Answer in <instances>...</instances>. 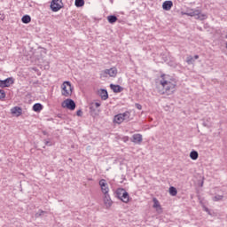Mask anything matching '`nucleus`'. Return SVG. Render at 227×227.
I'll return each mask as SVG.
<instances>
[{"mask_svg":"<svg viewBox=\"0 0 227 227\" xmlns=\"http://www.w3.org/2000/svg\"><path fill=\"white\" fill-rule=\"evenodd\" d=\"M100 103L96 102V103H91L90 106V115L93 116V118H97L98 114H100Z\"/></svg>","mask_w":227,"mask_h":227,"instance_id":"5","label":"nucleus"},{"mask_svg":"<svg viewBox=\"0 0 227 227\" xmlns=\"http://www.w3.org/2000/svg\"><path fill=\"white\" fill-rule=\"evenodd\" d=\"M200 185H201V187H203V182H202V183H200Z\"/></svg>","mask_w":227,"mask_h":227,"instance_id":"35","label":"nucleus"},{"mask_svg":"<svg viewBox=\"0 0 227 227\" xmlns=\"http://www.w3.org/2000/svg\"><path fill=\"white\" fill-rule=\"evenodd\" d=\"M110 88L114 91V93H121V91H123V89L120 85H114L111 83Z\"/></svg>","mask_w":227,"mask_h":227,"instance_id":"15","label":"nucleus"},{"mask_svg":"<svg viewBox=\"0 0 227 227\" xmlns=\"http://www.w3.org/2000/svg\"><path fill=\"white\" fill-rule=\"evenodd\" d=\"M162 8L166 12H169V10H171V8H173V2L172 1H165L162 4Z\"/></svg>","mask_w":227,"mask_h":227,"instance_id":"14","label":"nucleus"},{"mask_svg":"<svg viewBox=\"0 0 227 227\" xmlns=\"http://www.w3.org/2000/svg\"><path fill=\"white\" fill-rule=\"evenodd\" d=\"M61 4H63L62 0H52L51 3V8L52 12H59V10L63 8Z\"/></svg>","mask_w":227,"mask_h":227,"instance_id":"7","label":"nucleus"},{"mask_svg":"<svg viewBox=\"0 0 227 227\" xmlns=\"http://www.w3.org/2000/svg\"><path fill=\"white\" fill-rule=\"evenodd\" d=\"M98 95L102 98V100H107V98H109V94L107 93V90L104 89L98 90Z\"/></svg>","mask_w":227,"mask_h":227,"instance_id":"13","label":"nucleus"},{"mask_svg":"<svg viewBox=\"0 0 227 227\" xmlns=\"http://www.w3.org/2000/svg\"><path fill=\"white\" fill-rule=\"evenodd\" d=\"M74 4L76 8H82V6H84V0H75Z\"/></svg>","mask_w":227,"mask_h":227,"instance_id":"24","label":"nucleus"},{"mask_svg":"<svg viewBox=\"0 0 227 227\" xmlns=\"http://www.w3.org/2000/svg\"><path fill=\"white\" fill-rule=\"evenodd\" d=\"M184 15L188 17H194L197 20H207L208 16L205 13H201V10L200 9H188Z\"/></svg>","mask_w":227,"mask_h":227,"instance_id":"2","label":"nucleus"},{"mask_svg":"<svg viewBox=\"0 0 227 227\" xmlns=\"http://www.w3.org/2000/svg\"><path fill=\"white\" fill-rule=\"evenodd\" d=\"M12 114H16V116H20L22 114V108L20 106H14L11 109Z\"/></svg>","mask_w":227,"mask_h":227,"instance_id":"16","label":"nucleus"},{"mask_svg":"<svg viewBox=\"0 0 227 227\" xmlns=\"http://www.w3.org/2000/svg\"><path fill=\"white\" fill-rule=\"evenodd\" d=\"M169 194L170 196H176V194H178V191H176V188H175L174 186H171L169 188Z\"/></svg>","mask_w":227,"mask_h":227,"instance_id":"23","label":"nucleus"},{"mask_svg":"<svg viewBox=\"0 0 227 227\" xmlns=\"http://www.w3.org/2000/svg\"><path fill=\"white\" fill-rule=\"evenodd\" d=\"M193 59H200V56L199 55H195Z\"/></svg>","mask_w":227,"mask_h":227,"instance_id":"32","label":"nucleus"},{"mask_svg":"<svg viewBox=\"0 0 227 227\" xmlns=\"http://www.w3.org/2000/svg\"><path fill=\"white\" fill-rule=\"evenodd\" d=\"M223 200V195H216L213 197V201H221Z\"/></svg>","mask_w":227,"mask_h":227,"instance_id":"28","label":"nucleus"},{"mask_svg":"<svg viewBox=\"0 0 227 227\" xmlns=\"http://www.w3.org/2000/svg\"><path fill=\"white\" fill-rule=\"evenodd\" d=\"M198 157H200L198 151H192L190 153V158L192 159V160H198Z\"/></svg>","mask_w":227,"mask_h":227,"instance_id":"19","label":"nucleus"},{"mask_svg":"<svg viewBox=\"0 0 227 227\" xmlns=\"http://www.w3.org/2000/svg\"><path fill=\"white\" fill-rule=\"evenodd\" d=\"M107 20H108L109 24H114V22H116L118 20V18L114 15H110L107 17Z\"/></svg>","mask_w":227,"mask_h":227,"instance_id":"21","label":"nucleus"},{"mask_svg":"<svg viewBox=\"0 0 227 227\" xmlns=\"http://www.w3.org/2000/svg\"><path fill=\"white\" fill-rule=\"evenodd\" d=\"M131 141L137 145H141V143H143V136L141 134H134Z\"/></svg>","mask_w":227,"mask_h":227,"instance_id":"12","label":"nucleus"},{"mask_svg":"<svg viewBox=\"0 0 227 227\" xmlns=\"http://www.w3.org/2000/svg\"><path fill=\"white\" fill-rule=\"evenodd\" d=\"M161 79L157 86L160 95H173L176 91V80L168 74H161Z\"/></svg>","mask_w":227,"mask_h":227,"instance_id":"1","label":"nucleus"},{"mask_svg":"<svg viewBox=\"0 0 227 227\" xmlns=\"http://www.w3.org/2000/svg\"><path fill=\"white\" fill-rule=\"evenodd\" d=\"M62 95L63 97H71L72 91L74 88L72 87V83L70 82H64L62 86Z\"/></svg>","mask_w":227,"mask_h":227,"instance_id":"4","label":"nucleus"},{"mask_svg":"<svg viewBox=\"0 0 227 227\" xmlns=\"http://www.w3.org/2000/svg\"><path fill=\"white\" fill-rule=\"evenodd\" d=\"M62 107H66L67 109H69L70 111L75 110V101L73 99L67 98L62 102Z\"/></svg>","mask_w":227,"mask_h":227,"instance_id":"6","label":"nucleus"},{"mask_svg":"<svg viewBox=\"0 0 227 227\" xmlns=\"http://www.w3.org/2000/svg\"><path fill=\"white\" fill-rule=\"evenodd\" d=\"M42 109H43V106L40 103H36L33 106V111H35V113H40Z\"/></svg>","mask_w":227,"mask_h":227,"instance_id":"18","label":"nucleus"},{"mask_svg":"<svg viewBox=\"0 0 227 227\" xmlns=\"http://www.w3.org/2000/svg\"><path fill=\"white\" fill-rule=\"evenodd\" d=\"M104 74L109 75V77H116L118 75V69L116 67H111L110 69H105Z\"/></svg>","mask_w":227,"mask_h":227,"instance_id":"10","label":"nucleus"},{"mask_svg":"<svg viewBox=\"0 0 227 227\" xmlns=\"http://www.w3.org/2000/svg\"><path fill=\"white\" fill-rule=\"evenodd\" d=\"M130 120V113L125 112L123 114H118L114 118V123H117L120 125L121 123H123V121H129Z\"/></svg>","mask_w":227,"mask_h":227,"instance_id":"3","label":"nucleus"},{"mask_svg":"<svg viewBox=\"0 0 227 227\" xmlns=\"http://www.w3.org/2000/svg\"><path fill=\"white\" fill-rule=\"evenodd\" d=\"M186 63L188 65H192L194 63V58L192 56H188L186 58Z\"/></svg>","mask_w":227,"mask_h":227,"instance_id":"26","label":"nucleus"},{"mask_svg":"<svg viewBox=\"0 0 227 227\" xmlns=\"http://www.w3.org/2000/svg\"><path fill=\"white\" fill-rule=\"evenodd\" d=\"M125 192V189L121 188L116 191V196L119 198V200H121V196H123V193Z\"/></svg>","mask_w":227,"mask_h":227,"instance_id":"22","label":"nucleus"},{"mask_svg":"<svg viewBox=\"0 0 227 227\" xmlns=\"http://www.w3.org/2000/svg\"><path fill=\"white\" fill-rule=\"evenodd\" d=\"M21 22H23V24H29V22H31V16L29 15H24L21 18Z\"/></svg>","mask_w":227,"mask_h":227,"instance_id":"20","label":"nucleus"},{"mask_svg":"<svg viewBox=\"0 0 227 227\" xmlns=\"http://www.w3.org/2000/svg\"><path fill=\"white\" fill-rule=\"evenodd\" d=\"M49 143H51V142H49V141H46V142H45V145H49Z\"/></svg>","mask_w":227,"mask_h":227,"instance_id":"34","label":"nucleus"},{"mask_svg":"<svg viewBox=\"0 0 227 227\" xmlns=\"http://www.w3.org/2000/svg\"><path fill=\"white\" fill-rule=\"evenodd\" d=\"M135 106L137 107V109H138V111H141V109H143V106H141L139 103L135 104Z\"/></svg>","mask_w":227,"mask_h":227,"instance_id":"29","label":"nucleus"},{"mask_svg":"<svg viewBox=\"0 0 227 227\" xmlns=\"http://www.w3.org/2000/svg\"><path fill=\"white\" fill-rule=\"evenodd\" d=\"M99 187L103 194H109V184H107V181H106V179H101L99 181Z\"/></svg>","mask_w":227,"mask_h":227,"instance_id":"8","label":"nucleus"},{"mask_svg":"<svg viewBox=\"0 0 227 227\" xmlns=\"http://www.w3.org/2000/svg\"><path fill=\"white\" fill-rule=\"evenodd\" d=\"M6 98V92L4 90H0V100H4Z\"/></svg>","mask_w":227,"mask_h":227,"instance_id":"27","label":"nucleus"},{"mask_svg":"<svg viewBox=\"0 0 227 227\" xmlns=\"http://www.w3.org/2000/svg\"><path fill=\"white\" fill-rule=\"evenodd\" d=\"M225 47H226V49H227V43H225Z\"/></svg>","mask_w":227,"mask_h":227,"instance_id":"36","label":"nucleus"},{"mask_svg":"<svg viewBox=\"0 0 227 227\" xmlns=\"http://www.w3.org/2000/svg\"><path fill=\"white\" fill-rule=\"evenodd\" d=\"M76 114H77L78 116H82V110H78V111L76 112Z\"/></svg>","mask_w":227,"mask_h":227,"instance_id":"30","label":"nucleus"},{"mask_svg":"<svg viewBox=\"0 0 227 227\" xmlns=\"http://www.w3.org/2000/svg\"><path fill=\"white\" fill-rule=\"evenodd\" d=\"M104 203L106 208H111L113 200H111V196H109V193L104 194Z\"/></svg>","mask_w":227,"mask_h":227,"instance_id":"11","label":"nucleus"},{"mask_svg":"<svg viewBox=\"0 0 227 227\" xmlns=\"http://www.w3.org/2000/svg\"><path fill=\"white\" fill-rule=\"evenodd\" d=\"M203 125H204V127H210V125H208V123H207V122H203Z\"/></svg>","mask_w":227,"mask_h":227,"instance_id":"33","label":"nucleus"},{"mask_svg":"<svg viewBox=\"0 0 227 227\" xmlns=\"http://www.w3.org/2000/svg\"><path fill=\"white\" fill-rule=\"evenodd\" d=\"M13 82L14 81L12 77H9L5 80H0V88H10Z\"/></svg>","mask_w":227,"mask_h":227,"instance_id":"9","label":"nucleus"},{"mask_svg":"<svg viewBox=\"0 0 227 227\" xmlns=\"http://www.w3.org/2000/svg\"><path fill=\"white\" fill-rule=\"evenodd\" d=\"M42 214H43V211H41Z\"/></svg>","mask_w":227,"mask_h":227,"instance_id":"37","label":"nucleus"},{"mask_svg":"<svg viewBox=\"0 0 227 227\" xmlns=\"http://www.w3.org/2000/svg\"><path fill=\"white\" fill-rule=\"evenodd\" d=\"M153 208H160V203L159 202V200H157V198H153Z\"/></svg>","mask_w":227,"mask_h":227,"instance_id":"25","label":"nucleus"},{"mask_svg":"<svg viewBox=\"0 0 227 227\" xmlns=\"http://www.w3.org/2000/svg\"><path fill=\"white\" fill-rule=\"evenodd\" d=\"M121 200L123 203H129V192H127V191L124 190V192L122 193Z\"/></svg>","mask_w":227,"mask_h":227,"instance_id":"17","label":"nucleus"},{"mask_svg":"<svg viewBox=\"0 0 227 227\" xmlns=\"http://www.w3.org/2000/svg\"><path fill=\"white\" fill-rule=\"evenodd\" d=\"M0 20H4V14H0Z\"/></svg>","mask_w":227,"mask_h":227,"instance_id":"31","label":"nucleus"},{"mask_svg":"<svg viewBox=\"0 0 227 227\" xmlns=\"http://www.w3.org/2000/svg\"><path fill=\"white\" fill-rule=\"evenodd\" d=\"M225 38H227V35H225Z\"/></svg>","mask_w":227,"mask_h":227,"instance_id":"38","label":"nucleus"}]
</instances>
